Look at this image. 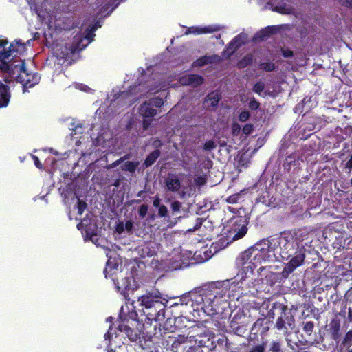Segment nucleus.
<instances>
[{"instance_id": "obj_1", "label": "nucleus", "mask_w": 352, "mask_h": 352, "mask_svg": "<svg viewBox=\"0 0 352 352\" xmlns=\"http://www.w3.org/2000/svg\"><path fill=\"white\" fill-rule=\"evenodd\" d=\"M138 301L140 302L145 322L143 323L142 319L140 321L137 311L133 309L129 310L127 314L123 311L120 316L118 331H113V327H110L104 334L106 340H110L115 334L116 337L127 338L131 342H137L144 348L148 341H151L158 333L161 334L160 329L157 330V322L164 320L165 313L169 310L166 309V303L162 302L160 296L152 294L142 296Z\"/></svg>"}, {"instance_id": "obj_2", "label": "nucleus", "mask_w": 352, "mask_h": 352, "mask_svg": "<svg viewBox=\"0 0 352 352\" xmlns=\"http://www.w3.org/2000/svg\"><path fill=\"white\" fill-rule=\"evenodd\" d=\"M226 289L221 282H210L188 292L190 306L194 311L206 312L208 307L214 309L219 299L223 298Z\"/></svg>"}, {"instance_id": "obj_3", "label": "nucleus", "mask_w": 352, "mask_h": 352, "mask_svg": "<svg viewBox=\"0 0 352 352\" xmlns=\"http://www.w3.org/2000/svg\"><path fill=\"white\" fill-rule=\"evenodd\" d=\"M0 73L3 74L5 82L10 83L16 80L22 85L23 93L28 91L30 88L38 84L41 76L36 73L28 72L25 60H21L18 64L13 62H1Z\"/></svg>"}, {"instance_id": "obj_4", "label": "nucleus", "mask_w": 352, "mask_h": 352, "mask_svg": "<svg viewBox=\"0 0 352 352\" xmlns=\"http://www.w3.org/2000/svg\"><path fill=\"white\" fill-rule=\"evenodd\" d=\"M279 237H268L263 239L254 244L261 256V262L265 261L280 260Z\"/></svg>"}, {"instance_id": "obj_5", "label": "nucleus", "mask_w": 352, "mask_h": 352, "mask_svg": "<svg viewBox=\"0 0 352 352\" xmlns=\"http://www.w3.org/2000/svg\"><path fill=\"white\" fill-rule=\"evenodd\" d=\"M277 309L279 311V316L275 323V328L278 331L287 332L288 328L287 325L292 329L294 326L295 320L290 310L287 307L283 304H276L272 305V309L269 312L270 317L274 318V314L273 311Z\"/></svg>"}, {"instance_id": "obj_6", "label": "nucleus", "mask_w": 352, "mask_h": 352, "mask_svg": "<svg viewBox=\"0 0 352 352\" xmlns=\"http://www.w3.org/2000/svg\"><path fill=\"white\" fill-rule=\"evenodd\" d=\"M279 256L280 259L288 260L296 251L301 249L294 241L290 232H282L279 236Z\"/></svg>"}, {"instance_id": "obj_7", "label": "nucleus", "mask_w": 352, "mask_h": 352, "mask_svg": "<svg viewBox=\"0 0 352 352\" xmlns=\"http://www.w3.org/2000/svg\"><path fill=\"white\" fill-rule=\"evenodd\" d=\"M254 245L248 248L236 258V264L241 267L250 268L251 270L255 269L258 265L261 264V256Z\"/></svg>"}, {"instance_id": "obj_8", "label": "nucleus", "mask_w": 352, "mask_h": 352, "mask_svg": "<svg viewBox=\"0 0 352 352\" xmlns=\"http://www.w3.org/2000/svg\"><path fill=\"white\" fill-rule=\"evenodd\" d=\"M14 42L10 45L8 50H6V46L8 43V41L0 39V63L7 62L6 60L9 58L12 54L15 52L21 54L26 50L25 43H23L21 40H15Z\"/></svg>"}, {"instance_id": "obj_9", "label": "nucleus", "mask_w": 352, "mask_h": 352, "mask_svg": "<svg viewBox=\"0 0 352 352\" xmlns=\"http://www.w3.org/2000/svg\"><path fill=\"white\" fill-rule=\"evenodd\" d=\"M302 248L296 251V254H294L290 261L287 263L285 267L282 271V276L284 278H287L297 267L304 263L305 254L303 246L301 245Z\"/></svg>"}, {"instance_id": "obj_10", "label": "nucleus", "mask_w": 352, "mask_h": 352, "mask_svg": "<svg viewBox=\"0 0 352 352\" xmlns=\"http://www.w3.org/2000/svg\"><path fill=\"white\" fill-rule=\"evenodd\" d=\"M230 223H233L232 230L236 232L233 236L234 240H238L243 238L248 232L245 221L242 216L235 217L231 219Z\"/></svg>"}, {"instance_id": "obj_11", "label": "nucleus", "mask_w": 352, "mask_h": 352, "mask_svg": "<svg viewBox=\"0 0 352 352\" xmlns=\"http://www.w3.org/2000/svg\"><path fill=\"white\" fill-rule=\"evenodd\" d=\"M9 83H3L0 80V109L8 106L11 99V91Z\"/></svg>"}, {"instance_id": "obj_12", "label": "nucleus", "mask_w": 352, "mask_h": 352, "mask_svg": "<svg viewBox=\"0 0 352 352\" xmlns=\"http://www.w3.org/2000/svg\"><path fill=\"white\" fill-rule=\"evenodd\" d=\"M241 34L235 36L228 45L226 49L222 52L224 58H230L236 51L243 44V41L241 40Z\"/></svg>"}, {"instance_id": "obj_13", "label": "nucleus", "mask_w": 352, "mask_h": 352, "mask_svg": "<svg viewBox=\"0 0 352 352\" xmlns=\"http://www.w3.org/2000/svg\"><path fill=\"white\" fill-rule=\"evenodd\" d=\"M340 328V320L338 318H334L330 321L328 331L331 338L337 343L341 341Z\"/></svg>"}, {"instance_id": "obj_14", "label": "nucleus", "mask_w": 352, "mask_h": 352, "mask_svg": "<svg viewBox=\"0 0 352 352\" xmlns=\"http://www.w3.org/2000/svg\"><path fill=\"white\" fill-rule=\"evenodd\" d=\"M231 331L238 336H243L246 331V326L244 322L241 321V316L235 315L230 322Z\"/></svg>"}, {"instance_id": "obj_15", "label": "nucleus", "mask_w": 352, "mask_h": 352, "mask_svg": "<svg viewBox=\"0 0 352 352\" xmlns=\"http://www.w3.org/2000/svg\"><path fill=\"white\" fill-rule=\"evenodd\" d=\"M220 28L218 25H208L204 28L198 26L189 27L185 32V34H193L196 35L212 33L219 31Z\"/></svg>"}, {"instance_id": "obj_16", "label": "nucleus", "mask_w": 352, "mask_h": 352, "mask_svg": "<svg viewBox=\"0 0 352 352\" xmlns=\"http://www.w3.org/2000/svg\"><path fill=\"white\" fill-rule=\"evenodd\" d=\"M286 232L291 233L292 238H293V240L296 245H298V248H300V243L302 241L309 239V232L306 228H300Z\"/></svg>"}, {"instance_id": "obj_17", "label": "nucleus", "mask_w": 352, "mask_h": 352, "mask_svg": "<svg viewBox=\"0 0 352 352\" xmlns=\"http://www.w3.org/2000/svg\"><path fill=\"white\" fill-rule=\"evenodd\" d=\"M279 30V28L275 25L267 26L258 32L254 36V38L255 40L260 41L265 40L270 37L271 35L277 33Z\"/></svg>"}, {"instance_id": "obj_18", "label": "nucleus", "mask_w": 352, "mask_h": 352, "mask_svg": "<svg viewBox=\"0 0 352 352\" xmlns=\"http://www.w3.org/2000/svg\"><path fill=\"white\" fill-rule=\"evenodd\" d=\"M220 99V94L217 91H213L206 96L204 104L207 109L217 107Z\"/></svg>"}, {"instance_id": "obj_19", "label": "nucleus", "mask_w": 352, "mask_h": 352, "mask_svg": "<svg viewBox=\"0 0 352 352\" xmlns=\"http://www.w3.org/2000/svg\"><path fill=\"white\" fill-rule=\"evenodd\" d=\"M166 186L168 190L175 192L179 190L181 182L175 175L169 174L166 179Z\"/></svg>"}, {"instance_id": "obj_20", "label": "nucleus", "mask_w": 352, "mask_h": 352, "mask_svg": "<svg viewBox=\"0 0 352 352\" xmlns=\"http://www.w3.org/2000/svg\"><path fill=\"white\" fill-rule=\"evenodd\" d=\"M340 346L341 352H352V330L344 334Z\"/></svg>"}, {"instance_id": "obj_21", "label": "nucleus", "mask_w": 352, "mask_h": 352, "mask_svg": "<svg viewBox=\"0 0 352 352\" xmlns=\"http://www.w3.org/2000/svg\"><path fill=\"white\" fill-rule=\"evenodd\" d=\"M140 113L144 118H151L157 114V111L153 108L148 101H145L140 107Z\"/></svg>"}, {"instance_id": "obj_22", "label": "nucleus", "mask_w": 352, "mask_h": 352, "mask_svg": "<svg viewBox=\"0 0 352 352\" xmlns=\"http://www.w3.org/2000/svg\"><path fill=\"white\" fill-rule=\"evenodd\" d=\"M183 83L194 87L201 85L204 83V78L198 74H189L182 79Z\"/></svg>"}, {"instance_id": "obj_23", "label": "nucleus", "mask_w": 352, "mask_h": 352, "mask_svg": "<svg viewBox=\"0 0 352 352\" xmlns=\"http://www.w3.org/2000/svg\"><path fill=\"white\" fill-rule=\"evenodd\" d=\"M114 285H116L118 291L123 293L124 290H129L131 289L129 278H122L120 281L118 278H112Z\"/></svg>"}, {"instance_id": "obj_24", "label": "nucleus", "mask_w": 352, "mask_h": 352, "mask_svg": "<svg viewBox=\"0 0 352 352\" xmlns=\"http://www.w3.org/2000/svg\"><path fill=\"white\" fill-rule=\"evenodd\" d=\"M299 160V157H296L295 155L291 154L285 158V160L283 164L284 170L287 173H289L292 167L296 166Z\"/></svg>"}, {"instance_id": "obj_25", "label": "nucleus", "mask_w": 352, "mask_h": 352, "mask_svg": "<svg viewBox=\"0 0 352 352\" xmlns=\"http://www.w3.org/2000/svg\"><path fill=\"white\" fill-rule=\"evenodd\" d=\"M264 322V318H258L256 320L252 327V331H255L254 333L256 334L258 332H260L261 334H263L267 332L269 328L267 327H263Z\"/></svg>"}, {"instance_id": "obj_26", "label": "nucleus", "mask_w": 352, "mask_h": 352, "mask_svg": "<svg viewBox=\"0 0 352 352\" xmlns=\"http://www.w3.org/2000/svg\"><path fill=\"white\" fill-rule=\"evenodd\" d=\"M161 152L159 149H155L151 152L145 159L144 164L146 167L151 166L160 156Z\"/></svg>"}, {"instance_id": "obj_27", "label": "nucleus", "mask_w": 352, "mask_h": 352, "mask_svg": "<svg viewBox=\"0 0 352 352\" xmlns=\"http://www.w3.org/2000/svg\"><path fill=\"white\" fill-rule=\"evenodd\" d=\"M190 305V300L188 292L183 294L181 297L177 299L169 307V309L179 307V306H188Z\"/></svg>"}, {"instance_id": "obj_28", "label": "nucleus", "mask_w": 352, "mask_h": 352, "mask_svg": "<svg viewBox=\"0 0 352 352\" xmlns=\"http://www.w3.org/2000/svg\"><path fill=\"white\" fill-rule=\"evenodd\" d=\"M253 55L251 53L246 54L237 63V67L239 69L245 68L252 63Z\"/></svg>"}, {"instance_id": "obj_29", "label": "nucleus", "mask_w": 352, "mask_h": 352, "mask_svg": "<svg viewBox=\"0 0 352 352\" xmlns=\"http://www.w3.org/2000/svg\"><path fill=\"white\" fill-rule=\"evenodd\" d=\"M213 62V57L208 56H204L197 58L194 63L193 66L203 67L206 65L212 63Z\"/></svg>"}, {"instance_id": "obj_30", "label": "nucleus", "mask_w": 352, "mask_h": 352, "mask_svg": "<svg viewBox=\"0 0 352 352\" xmlns=\"http://www.w3.org/2000/svg\"><path fill=\"white\" fill-rule=\"evenodd\" d=\"M138 165H139V162H138L128 161V162H126L122 166V170H124V171H129L130 173H134L135 171V170L137 169Z\"/></svg>"}, {"instance_id": "obj_31", "label": "nucleus", "mask_w": 352, "mask_h": 352, "mask_svg": "<svg viewBox=\"0 0 352 352\" xmlns=\"http://www.w3.org/2000/svg\"><path fill=\"white\" fill-rule=\"evenodd\" d=\"M118 265L117 264H112L111 263L110 261L109 260L107 262L106 267L104 270V274L105 275V277H107L109 275L112 276L115 274V271H116L118 269Z\"/></svg>"}, {"instance_id": "obj_32", "label": "nucleus", "mask_w": 352, "mask_h": 352, "mask_svg": "<svg viewBox=\"0 0 352 352\" xmlns=\"http://www.w3.org/2000/svg\"><path fill=\"white\" fill-rule=\"evenodd\" d=\"M182 208V204L177 200H175L170 204V209L173 216H175L180 213Z\"/></svg>"}, {"instance_id": "obj_33", "label": "nucleus", "mask_w": 352, "mask_h": 352, "mask_svg": "<svg viewBox=\"0 0 352 352\" xmlns=\"http://www.w3.org/2000/svg\"><path fill=\"white\" fill-rule=\"evenodd\" d=\"M259 68L265 72H273L276 69L275 64L272 61L263 62L259 64Z\"/></svg>"}, {"instance_id": "obj_34", "label": "nucleus", "mask_w": 352, "mask_h": 352, "mask_svg": "<svg viewBox=\"0 0 352 352\" xmlns=\"http://www.w3.org/2000/svg\"><path fill=\"white\" fill-rule=\"evenodd\" d=\"M268 352H283L281 342L279 340H273L270 344Z\"/></svg>"}, {"instance_id": "obj_35", "label": "nucleus", "mask_w": 352, "mask_h": 352, "mask_svg": "<svg viewBox=\"0 0 352 352\" xmlns=\"http://www.w3.org/2000/svg\"><path fill=\"white\" fill-rule=\"evenodd\" d=\"M152 107L160 108L164 104V100L162 98L154 97L147 100Z\"/></svg>"}, {"instance_id": "obj_36", "label": "nucleus", "mask_w": 352, "mask_h": 352, "mask_svg": "<svg viewBox=\"0 0 352 352\" xmlns=\"http://www.w3.org/2000/svg\"><path fill=\"white\" fill-rule=\"evenodd\" d=\"M314 328V322L313 321H308L304 323L302 330L307 335L311 336L313 333Z\"/></svg>"}, {"instance_id": "obj_37", "label": "nucleus", "mask_w": 352, "mask_h": 352, "mask_svg": "<svg viewBox=\"0 0 352 352\" xmlns=\"http://www.w3.org/2000/svg\"><path fill=\"white\" fill-rule=\"evenodd\" d=\"M96 30V28L92 26L91 28H87L85 30V38L88 40L89 43L91 42L95 36L94 32Z\"/></svg>"}, {"instance_id": "obj_38", "label": "nucleus", "mask_w": 352, "mask_h": 352, "mask_svg": "<svg viewBox=\"0 0 352 352\" xmlns=\"http://www.w3.org/2000/svg\"><path fill=\"white\" fill-rule=\"evenodd\" d=\"M248 352H266V343L252 346Z\"/></svg>"}, {"instance_id": "obj_39", "label": "nucleus", "mask_w": 352, "mask_h": 352, "mask_svg": "<svg viewBox=\"0 0 352 352\" xmlns=\"http://www.w3.org/2000/svg\"><path fill=\"white\" fill-rule=\"evenodd\" d=\"M264 89H265V83L262 81H258V82H256L254 85V86L252 87V91H253V92L261 96V94L263 92V91L264 90Z\"/></svg>"}, {"instance_id": "obj_40", "label": "nucleus", "mask_w": 352, "mask_h": 352, "mask_svg": "<svg viewBox=\"0 0 352 352\" xmlns=\"http://www.w3.org/2000/svg\"><path fill=\"white\" fill-rule=\"evenodd\" d=\"M347 300L352 303V287L347 291L346 293ZM348 319L350 322H352V307H349L348 310Z\"/></svg>"}, {"instance_id": "obj_41", "label": "nucleus", "mask_w": 352, "mask_h": 352, "mask_svg": "<svg viewBox=\"0 0 352 352\" xmlns=\"http://www.w3.org/2000/svg\"><path fill=\"white\" fill-rule=\"evenodd\" d=\"M240 195H241L240 192L235 193V194L232 195L228 197L227 198H226L225 201L228 204H236L239 199Z\"/></svg>"}, {"instance_id": "obj_42", "label": "nucleus", "mask_w": 352, "mask_h": 352, "mask_svg": "<svg viewBox=\"0 0 352 352\" xmlns=\"http://www.w3.org/2000/svg\"><path fill=\"white\" fill-rule=\"evenodd\" d=\"M87 204L85 201L78 199L77 203L78 214L82 215L85 210L87 208Z\"/></svg>"}, {"instance_id": "obj_43", "label": "nucleus", "mask_w": 352, "mask_h": 352, "mask_svg": "<svg viewBox=\"0 0 352 352\" xmlns=\"http://www.w3.org/2000/svg\"><path fill=\"white\" fill-rule=\"evenodd\" d=\"M248 107L252 110H256L259 108L260 103L258 102V101L256 100L255 98L253 97L252 98L250 99L248 103Z\"/></svg>"}, {"instance_id": "obj_44", "label": "nucleus", "mask_w": 352, "mask_h": 352, "mask_svg": "<svg viewBox=\"0 0 352 352\" xmlns=\"http://www.w3.org/2000/svg\"><path fill=\"white\" fill-rule=\"evenodd\" d=\"M250 117V114L248 110H244L239 113V120L240 122H246Z\"/></svg>"}, {"instance_id": "obj_45", "label": "nucleus", "mask_w": 352, "mask_h": 352, "mask_svg": "<svg viewBox=\"0 0 352 352\" xmlns=\"http://www.w3.org/2000/svg\"><path fill=\"white\" fill-rule=\"evenodd\" d=\"M148 206L146 204H142L138 208V214L140 217L144 218L147 214Z\"/></svg>"}, {"instance_id": "obj_46", "label": "nucleus", "mask_w": 352, "mask_h": 352, "mask_svg": "<svg viewBox=\"0 0 352 352\" xmlns=\"http://www.w3.org/2000/svg\"><path fill=\"white\" fill-rule=\"evenodd\" d=\"M216 147V144H214L213 140H208L205 142L204 145V148L205 151H211L214 149Z\"/></svg>"}, {"instance_id": "obj_47", "label": "nucleus", "mask_w": 352, "mask_h": 352, "mask_svg": "<svg viewBox=\"0 0 352 352\" xmlns=\"http://www.w3.org/2000/svg\"><path fill=\"white\" fill-rule=\"evenodd\" d=\"M241 130V126L237 122H234L232 124V133L234 136H238Z\"/></svg>"}, {"instance_id": "obj_48", "label": "nucleus", "mask_w": 352, "mask_h": 352, "mask_svg": "<svg viewBox=\"0 0 352 352\" xmlns=\"http://www.w3.org/2000/svg\"><path fill=\"white\" fill-rule=\"evenodd\" d=\"M158 215L160 217H166L168 215V209L166 206L161 205L159 207Z\"/></svg>"}, {"instance_id": "obj_49", "label": "nucleus", "mask_w": 352, "mask_h": 352, "mask_svg": "<svg viewBox=\"0 0 352 352\" xmlns=\"http://www.w3.org/2000/svg\"><path fill=\"white\" fill-rule=\"evenodd\" d=\"M185 341H186V338H184V336H182V337L181 338V339H179V338L175 339V340L173 341V344H172V345H171L172 349H173V350H174L175 349H177V348H178V346H179L181 344L184 343Z\"/></svg>"}, {"instance_id": "obj_50", "label": "nucleus", "mask_w": 352, "mask_h": 352, "mask_svg": "<svg viewBox=\"0 0 352 352\" xmlns=\"http://www.w3.org/2000/svg\"><path fill=\"white\" fill-rule=\"evenodd\" d=\"M243 133L245 134V135H250L252 133V131H253V124H246L243 127Z\"/></svg>"}, {"instance_id": "obj_51", "label": "nucleus", "mask_w": 352, "mask_h": 352, "mask_svg": "<svg viewBox=\"0 0 352 352\" xmlns=\"http://www.w3.org/2000/svg\"><path fill=\"white\" fill-rule=\"evenodd\" d=\"M281 54L285 58H289L292 57L294 56V52L291 50L290 49H281Z\"/></svg>"}, {"instance_id": "obj_52", "label": "nucleus", "mask_w": 352, "mask_h": 352, "mask_svg": "<svg viewBox=\"0 0 352 352\" xmlns=\"http://www.w3.org/2000/svg\"><path fill=\"white\" fill-rule=\"evenodd\" d=\"M186 352H204L201 346L195 345L188 348Z\"/></svg>"}, {"instance_id": "obj_53", "label": "nucleus", "mask_w": 352, "mask_h": 352, "mask_svg": "<svg viewBox=\"0 0 352 352\" xmlns=\"http://www.w3.org/2000/svg\"><path fill=\"white\" fill-rule=\"evenodd\" d=\"M338 1L341 6L352 10V0H338Z\"/></svg>"}, {"instance_id": "obj_54", "label": "nucleus", "mask_w": 352, "mask_h": 352, "mask_svg": "<svg viewBox=\"0 0 352 352\" xmlns=\"http://www.w3.org/2000/svg\"><path fill=\"white\" fill-rule=\"evenodd\" d=\"M32 158L34 165L36 166V168H38V169L43 168V164H41V162H40V160L37 156L32 155Z\"/></svg>"}, {"instance_id": "obj_55", "label": "nucleus", "mask_w": 352, "mask_h": 352, "mask_svg": "<svg viewBox=\"0 0 352 352\" xmlns=\"http://www.w3.org/2000/svg\"><path fill=\"white\" fill-rule=\"evenodd\" d=\"M349 160L345 163V168L349 170V173L352 170V153L349 155Z\"/></svg>"}, {"instance_id": "obj_56", "label": "nucleus", "mask_w": 352, "mask_h": 352, "mask_svg": "<svg viewBox=\"0 0 352 352\" xmlns=\"http://www.w3.org/2000/svg\"><path fill=\"white\" fill-rule=\"evenodd\" d=\"M203 221H204V220L202 218H197L195 225L193 227V230H199L201 228V226L203 223Z\"/></svg>"}, {"instance_id": "obj_57", "label": "nucleus", "mask_w": 352, "mask_h": 352, "mask_svg": "<svg viewBox=\"0 0 352 352\" xmlns=\"http://www.w3.org/2000/svg\"><path fill=\"white\" fill-rule=\"evenodd\" d=\"M133 222L131 221H127L126 223H125V225H124V228H125V230L130 232L132 231V229H133Z\"/></svg>"}, {"instance_id": "obj_58", "label": "nucleus", "mask_w": 352, "mask_h": 352, "mask_svg": "<svg viewBox=\"0 0 352 352\" xmlns=\"http://www.w3.org/2000/svg\"><path fill=\"white\" fill-rule=\"evenodd\" d=\"M151 124V121L149 120L144 119L142 123V127L144 130H146L149 128Z\"/></svg>"}, {"instance_id": "obj_59", "label": "nucleus", "mask_w": 352, "mask_h": 352, "mask_svg": "<svg viewBox=\"0 0 352 352\" xmlns=\"http://www.w3.org/2000/svg\"><path fill=\"white\" fill-rule=\"evenodd\" d=\"M153 206L155 208H159L160 205V199L158 197H156L153 200Z\"/></svg>"}, {"instance_id": "obj_60", "label": "nucleus", "mask_w": 352, "mask_h": 352, "mask_svg": "<svg viewBox=\"0 0 352 352\" xmlns=\"http://www.w3.org/2000/svg\"><path fill=\"white\" fill-rule=\"evenodd\" d=\"M346 148H347V146H346V144H345L344 148L340 151L339 157H342L344 156L345 154L349 151V149L346 150Z\"/></svg>"}, {"instance_id": "obj_61", "label": "nucleus", "mask_w": 352, "mask_h": 352, "mask_svg": "<svg viewBox=\"0 0 352 352\" xmlns=\"http://www.w3.org/2000/svg\"><path fill=\"white\" fill-rule=\"evenodd\" d=\"M124 225L123 223H120L118 225L116 230L118 233H122L124 231Z\"/></svg>"}, {"instance_id": "obj_62", "label": "nucleus", "mask_w": 352, "mask_h": 352, "mask_svg": "<svg viewBox=\"0 0 352 352\" xmlns=\"http://www.w3.org/2000/svg\"><path fill=\"white\" fill-rule=\"evenodd\" d=\"M122 160H123V158H122V157L120 158L119 160H118L115 161V162L112 164L111 166H112V167L117 166H118V165L121 162H122Z\"/></svg>"}, {"instance_id": "obj_63", "label": "nucleus", "mask_w": 352, "mask_h": 352, "mask_svg": "<svg viewBox=\"0 0 352 352\" xmlns=\"http://www.w3.org/2000/svg\"><path fill=\"white\" fill-rule=\"evenodd\" d=\"M120 179H116L114 182L113 183V186H116V187H118L120 186Z\"/></svg>"}, {"instance_id": "obj_64", "label": "nucleus", "mask_w": 352, "mask_h": 352, "mask_svg": "<svg viewBox=\"0 0 352 352\" xmlns=\"http://www.w3.org/2000/svg\"><path fill=\"white\" fill-rule=\"evenodd\" d=\"M146 192L144 190H140L138 192L137 196L140 197H144Z\"/></svg>"}]
</instances>
